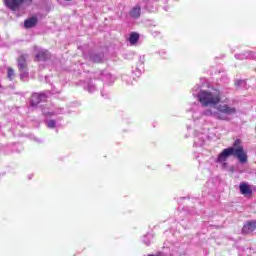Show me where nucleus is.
I'll return each mask as SVG.
<instances>
[{
  "label": "nucleus",
  "instance_id": "obj_1",
  "mask_svg": "<svg viewBox=\"0 0 256 256\" xmlns=\"http://www.w3.org/2000/svg\"><path fill=\"white\" fill-rule=\"evenodd\" d=\"M236 157L239 163H247V152L243 148V142L241 139H236L232 147L224 149L217 157V163H225L229 157Z\"/></svg>",
  "mask_w": 256,
  "mask_h": 256
},
{
  "label": "nucleus",
  "instance_id": "obj_2",
  "mask_svg": "<svg viewBox=\"0 0 256 256\" xmlns=\"http://www.w3.org/2000/svg\"><path fill=\"white\" fill-rule=\"evenodd\" d=\"M198 101L202 107H215L221 103V93L219 90L213 92L207 90H200L198 93Z\"/></svg>",
  "mask_w": 256,
  "mask_h": 256
},
{
  "label": "nucleus",
  "instance_id": "obj_3",
  "mask_svg": "<svg viewBox=\"0 0 256 256\" xmlns=\"http://www.w3.org/2000/svg\"><path fill=\"white\" fill-rule=\"evenodd\" d=\"M3 3L10 11H19L21 5H24V3L31 5L33 0H3Z\"/></svg>",
  "mask_w": 256,
  "mask_h": 256
},
{
  "label": "nucleus",
  "instance_id": "obj_4",
  "mask_svg": "<svg viewBox=\"0 0 256 256\" xmlns=\"http://www.w3.org/2000/svg\"><path fill=\"white\" fill-rule=\"evenodd\" d=\"M47 101V95L45 93H34L30 97V105L37 107L39 103H45Z\"/></svg>",
  "mask_w": 256,
  "mask_h": 256
},
{
  "label": "nucleus",
  "instance_id": "obj_5",
  "mask_svg": "<svg viewBox=\"0 0 256 256\" xmlns=\"http://www.w3.org/2000/svg\"><path fill=\"white\" fill-rule=\"evenodd\" d=\"M239 191L241 195H243L247 199H251V197H253V189H251V186H249V184L245 182L240 183Z\"/></svg>",
  "mask_w": 256,
  "mask_h": 256
},
{
  "label": "nucleus",
  "instance_id": "obj_6",
  "mask_svg": "<svg viewBox=\"0 0 256 256\" xmlns=\"http://www.w3.org/2000/svg\"><path fill=\"white\" fill-rule=\"evenodd\" d=\"M17 63H18V71H21L23 73H26V75H28V73H27V55L26 54L20 55L17 59Z\"/></svg>",
  "mask_w": 256,
  "mask_h": 256
},
{
  "label": "nucleus",
  "instance_id": "obj_7",
  "mask_svg": "<svg viewBox=\"0 0 256 256\" xmlns=\"http://www.w3.org/2000/svg\"><path fill=\"white\" fill-rule=\"evenodd\" d=\"M217 111L224 113V115H235V113H237V109H235V107H230L227 104H220L217 107Z\"/></svg>",
  "mask_w": 256,
  "mask_h": 256
},
{
  "label": "nucleus",
  "instance_id": "obj_8",
  "mask_svg": "<svg viewBox=\"0 0 256 256\" xmlns=\"http://www.w3.org/2000/svg\"><path fill=\"white\" fill-rule=\"evenodd\" d=\"M256 229V221L252 220L247 222L243 228H242V233H244V235H249V233H253V231H255Z\"/></svg>",
  "mask_w": 256,
  "mask_h": 256
},
{
  "label": "nucleus",
  "instance_id": "obj_9",
  "mask_svg": "<svg viewBox=\"0 0 256 256\" xmlns=\"http://www.w3.org/2000/svg\"><path fill=\"white\" fill-rule=\"evenodd\" d=\"M37 23H39V19L37 16H33L24 21V27L25 29H33V27L37 26Z\"/></svg>",
  "mask_w": 256,
  "mask_h": 256
},
{
  "label": "nucleus",
  "instance_id": "obj_10",
  "mask_svg": "<svg viewBox=\"0 0 256 256\" xmlns=\"http://www.w3.org/2000/svg\"><path fill=\"white\" fill-rule=\"evenodd\" d=\"M36 61H47L49 59V51L40 50L35 56Z\"/></svg>",
  "mask_w": 256,
  "mask_h": 256
},
{
  "label": "nucleus",
  "instance_id": "obj_11",
  "mask_svg": "<svg viewBox=\"0 0 256 256\" xmlns=\"http://www.w3.org/2000/svg\"><path fill=\"white\" fill-rule=\"evenodd\" d=\"M130 16L133 17V19H139V17H141V7L136 6L132 8L130 11Z\"/></svg>",
  "mask_w": 256,
  "mask_h": 256
},
{
  "label": "nucleus",
  "instance_id": "obj_12",
  "mask_svg": "<svg viewBox=\"0 0 256 256\" xmlns=\"http://www.w3.org/2000/svg\"><path fill=\"white\" fill-rule=\"evenodd\" d=\"M139 41V33L132 32L129 37V42L131 45H135Z\"/></svg>",
  "mask_w": 256,
  "mask_h": 256
},
{
  "label": "nucleus",
  "instance_id": "obj_13",
  "mask_svg": "<svg viewBox=\"0 0 256 256\" xmlns=\"http://www.w3.org/2000/svg\"><path fill=\"white\" fill-rule=\"evenodd\" d=\"M7 78L9 81H13V79H15V70H13L11 67L7 69Z\"/></svg>",
  "mask_w": 256,
  "mask_h": 256
},
{
  "label": "nucleus",
  "instance_id": "obj_14",
  "mask_svg": "<svg viewBox=\"0 0 256 256\" xmlns=\"http://www.w3.org/2000/svg\"><path fill=\"white\" fill-rule=\"evenodd\" d=\"M55 125H56L55 120H49V121L47 122V127H48L49 129H55Z\"/></svg>",
  "mask_w": 256,
  "mask_h": 256
},
{
  "label": "nucleus",
  "instance_id": "obj_15",
  "mask_svg": "<svg viewBox=\"0 0 256 256\" xmlns=\"http://www.w3.org/2000/svg\"><path fill=\"white\" fill-rule=\"evenodd\" d=\"M204 115H207V116L214 115V116H216L217 113H213V111H211V110H206V111L204 112Z\"/></svg>",
  "mask_w": 256,
  "mask_h": 256
},
{
  "label": "nucleus",
  "instance_id": "obj_16",
  "mask_svg": "<svg viewBox=\"0 0 256 256\" xmlns=\"http://www.w3.org/2000/svg\"><path fill=\"white\" fill-rule=\"evenodd\" d=\"M215 117H216V119H220V120H222V121H225V117H223V116L220 115V114H217V113H216Z\"/></svg>",
  "mask_w": 256,
  "mask_h": 256
},
{
  "label": "nucleus",
  "instance_id": "obj_17",
  "mask_svg": "<svg viewBox=\"0 0 256 256\" xmlns=\"http://www.w3.org/2000/svg\"><path fill=\"white\" fill-rule=\"evenodd\" d=\"M20 79H23V75L20 76Z\"/></svg>",
  "mask_w": 256,
  "mask_h": 256
},
{
  "label": "nucleus",
  "instance_id": "obj_18",
  "mask_svg": "<svg viewBox=\"0 0 256 256\" xmlns=\"http://www.w3.org/2000/svg\"><path fill=\"white\" fill-rule=\"evenodd\" d=\"M66 1H71V0H66Z\"/></svg>",
  "mask_w": 256,
  "mask_h": 256
}]
</instances>
